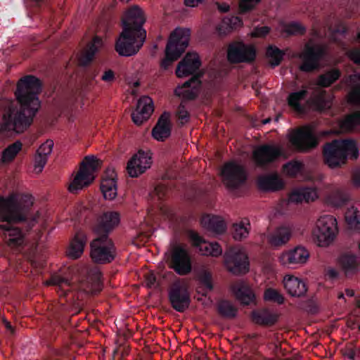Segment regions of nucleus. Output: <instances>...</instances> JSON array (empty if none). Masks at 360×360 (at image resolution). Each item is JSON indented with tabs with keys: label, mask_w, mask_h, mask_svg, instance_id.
I'll return each instance as SVG.
<instances>
[{
	"label": "nucleus",
	"mask_w": 360,
	"mask_h": 360,
	"mask_svg": "<svg viewBox=\"0 0 360 360\" xmlns=\"http://www.w3.org/2000/svg\"><path fill=\"white\" fill-rule=\"evenodd\" d=\"M41 90L42 83L37 77L29 75L21 77L14 92L15 101L8 100L4 106L1 131L17 134L26 131L41 107L38 96Z\"/></svg>",
	"instance_id": "f257e3e1"
},
{
	"label": "nucleus",
	"mask_w": 360,
	"mask_h": 360,
	"mask_svg": "<svg viewBox=\"0 0 360 360\" xmlns=\"http://www.w3.org/2000/svg\"><path fill=\"white\" fill-rule=\"evenodd\" d=\"M120 216L115 211L96 214L91 221V260L98 264H108L116 257V247L110 237L118 226Z\"/></svg>",
	"instance_id": "f03ea898"
},
{
	"label": "nucleus",
	"mask_w": 360,
	"mask_h": 360,
	"mask_svg": "<svg viewBox=\"0 0 360 360\" xmlns=\"http://www.w3.org/2000/svg\"><path fill=\"white\" fill-rule=\"evenodd\" d=\"M145 21L143 11L137 6L124 13L122 18V30L115 44V50L120 56H134L143 46L146 38V31L143 29Z\"/></svg>",
	"instance_id": "7ed1b4c3"
},
{
	"label": "nucleus",
	"mask_w": 360,
	"mask_h": 360,
	"mask_svg": "<svg viewBox=\"0 0 360 360\" xmlns=\"http://www.w3.org/2000/svg\"><path fill=\"white\" fill-rule=\"evenodd\" d=\"M23 205L11 214L0 218V234L5 238L7 245L12 248L23 247L25 242V235L21 228L15 226V224L31 220L32 224L37 222V217L30 214L34 204V198L28 200H23Z\"/></svg>",
	"instance_id": "20e7f679"
},
{
	"label": "nucleus",
	"mask_w": 360,
	"mask_h": 360,
	"mask_svg": "<svg viewBox=\"0 0 360 360\" xmlns=\"http://www.w3.org/2000/svg\"><path fill=\"white\" fill-rule=\"evenodd\" d=\"M359 155L356 143L352 139H335L323 149L324 162L331 168L340 167L349 158L356 160Z\"/></svg>",
	"instance_id": "39448f33"
},
{
	"label": "nucleus",
	"mask_w": 360,
	"mask_h": 360,
	"mask_svg": "<svg viewBox=\"0 0 360 360\" xmlns=\"http://www.w3.org/2000/svg\"><path fill=\"white\" fill-rule=\"evenodd\" d=\"M191 31L187 28L177 27L170 34L165 49V57L160 66L167 70L176 60L188 46Z\"/></svg>",
	"instance_id": "423d86ee"
},
{
	"label": "nucleus",
	"mask_w": 360,
	"mask_h": 360,
	"mask_svg": "<svg viewBox=\"0 0 360 360\" xmlns=\"http://www.w3.org/2000/svg\"><path fill=\"white\" fill-rule=\"evenodd\" d=\"M292 148L299 153H307L319 145V137L310 126L296 129L289 136Z\"/></svg>",
	"instance_id": "0eeeda50"
},
{
	"label": "nucleus",
	"mask_w": 360,
	"mask_h": 360,
	"mask_svg": "<svg viewBox=\"0 0 360 360\" xmlns=\"http://www.w3.org/2000/svg\"><path fill=\"white\" fill-rule=\"evenodd\" d=\"M337 233L336 219L331 215H324L317 220L312 235L314 242L319 246L324 247L333 241Z\"/></svg>",
	"instance_id": "6e6552de"
},
{
	"label": "nucleus",
	"mask_w": 360,
	"mask_h": 360,
	"mask_svg": "<svg viewBox=\"0 0 360 360\" xmlns=\"http://www.w3.org/2000/svg\"><path fill=\"white\" fill-rule=\"evenodd\" d=\"M224 262L227 269L233 274H245L249 271V258L240 247L229 248L224 254Z\"/></svg>",
	"instance_id": "1a4fd4ad"
},
{
	"label": "nucleus",
	"mask_w": 360,
	"mask_h": 360,
	"mask_svg": "<svg viewBox=\"0 0 360 360\" xmlns=\"http://www.w3.org/2000/svg\"><path fill=\"white\" fill-rule=\"evenodd\" d=\"M169 268L179 276L188 275L192 271V259L187 248L183 245L174 246L169 261Z\"/></svg>",
	"instance_id": "9d476101"
},
{
	"label": "nucleus",
	"mask_w": 360,
	"mask_h": 360,
	"mask_svg": "<svg viewBox=\"0 0 360 360\" xmlns=\"http://www.w3.org/2000/svg\"><path fill=\"white\" fill-rule=\"evenodd\" d=\"M325 53V49L322 46L307 43L300 55V58L302 60L300 70L304 72H311L319 69L320 61Z\"/></svg>",
	"instance_id": "9b49d317"
},
{
	"label": "nucleus",
	"mask_w": 360,
	"mask_h": 360,
	"mask_svg": "<svg viewBox=\"0 0 360 360\" xmlns=\"http://www.w3.org/2000/svg\"><path fill=\"white\" fill-rule=\"evenodd\" d=\"M168 299L172 307L180 313L185 311L191 303L188 288L179 280L172 283L168 292Z\"/></svg>",
	"instance_id": "f8f14e48"
},
{
	"label": "nucleus",
	"mask_w": 360,
	"mask_h": 360,
	"mask_svg": "<svg viewBox=\"0 0 360 360\" xmlns=\"http://www.w3.org/2000/svg\"><path fill=\"white\" fill-rule=\"evenodd\" d=\"M221 175L224 184L227 188L232 190L238 188L247 180L245 168L234 162H229L224 165Z\"/></svg>",
	"instance_id": "ddd939ff"
},
{
	"label": "nucleus",
	"mask_w": 360,
	"mask_h": 360,
	"mask_svg": "<svg viewBox=\"0 0 360 360\" xmlns=\"http://www.w3.org/2000/svg\"><path fill=\"white\" fill-rule=\"evenodd\" d=\"M256 58V50L252 46L247 45L243 42H237L230 44L227 50V58L231 63H250Z\"/></svg>",
	"instance_id": "4468645a"
},
{
	"label": "nucleus",
	"mask_w": 360,
	"mask_h": 360,
	"mask_svg": "<svg viewBox=\"0 0 360 360\" xmlns=\"http://www.w3.org/2000/svg\"><path fill=\"white\" fill-rule=\"evenodd\" d=\"M283 155V150L279 146L272 144H263L253 150L252 158L256 165L265 168L275 162Z\"/></svg>",
	"instance_id": "2eb2a0df"
},
{
	"label": "nucleus",
	"mask_w": 360,
	"mask_h": 360,
	"mask_svg": "<svg viewBox=\"0 0 360 360\" xmlns=\"http://www.w3.org/2000/svg\"><path fill=\"white\" fill-rule=\"evenodd\" d=\"M152 165V156L150 150H139L129 160L127 170L131 177H138L144 173Z\"/></svg>",
	"instance_id": "dca6fc26"
},
{
	"label": "nucleus",
	"mask_w": 360,
	"mask_h": 360,
	"mask_svg": "<svg viewBox=\"0 0 360 360\" xmlns=\"http://www.w3.org/2000/svg\"><path fill=\"white\" fill-rule=\"evenodd\" d=\"M89 185H90V155H86L80 162L79 170L68 189L71 193H77L78 191Z\"/></svg>",
	"instance_id": "f3484780"
},
{
	"label": "nucleus",
	"mask_w": 360,
	"mask_h": 360,
	"mask_svg": "<svg viewBox=\"0 0 360 360\" xmlns=\"http://www.w3.org/2000/svg\"><path fill=\"white\" fill-rule=\"evenodd\" d=\"M201 65V61L198 53L188 52L179 62L176 67V75L178 77H184L189 75H199L198 71Z\"/></svg>",
	"instance_id": "a211bd4d"
},
{
	"label": "nucleus",
	"mask_w": 360,
	"mask_h": 360,
	"mask_svg": "<svg viewBox=\"0 0 360 360\" xmlns=\"http://www.w3.org/2000/svg\"><path fill=\"white\" fill-rule=\"evenodd\" d=\"M32 197V195L14 192L6 197L0 196V218L11 214L23 205V200H28Z\"/></svg>",
	"instance_id": "6ab92c4d"
},
{
	"label": "nucleus",
	"mask_w": 360,
	"mask_h": 360,
	"mask_svg": "<svg viewBox=\"0 0 360 360\" xmlns=\"http://www.w3.org/2000/svg\"><path fill=\"white\" fill-rule=\"evenodd\" d=\"M189 238L193 247L205 255L218 257L221 255L222 249L216 242H207L197 232L191 231L188 233Z\"/></svg>",
	"instance_id": "aec40b11"
},
{
	"label": "nucleus",
	"mask_w": 360,
	"mask_h": 360,
	"mask_svg": "<svg viewBox=\"0 0 360 360\" xmlns=\"http://www.w3.org/2000/svg\"><path fill=\"white\" fill-rule=\"evenodd\" d=\"M309 257V252L304 247L297 246L283 252L279 257V262L284 266L292 267L295 264H304Z\"/></svg>",
	"instance_id": "412c9836"
},
{
	"label": "nucleus",
	"mask_w": 360,
	"mask_h": 360,
	"mask_svg": "<svg viewBox=\"0 0 360 360\" xmlns=\"http://www.w3.org/2000/svg\"><path fill=\"white\" fill-rule=\"evenodd\" d=\"M153 112L152 99L149 96H143L138 100L136 109L131 114L132 120L136 124L141 125L150 117Z\"/></svg>",
	"instance_id": "4be33fe9"
},
{
	"label": "nucleus",
	"mask_w": 360,
	"mask_h": 360,
	"mask_svg": "<svg viewBox=\"0 0 360 360\" xmlns=\"http://www.w3.org/2000/svg\"><path fill=\"white\" fill-rule=\"evenodd\" d=\"M231 292L236 299L244 306L255 303V294L250 286L245 281H238L231 286Z\"/></svg>",
	"instance_id": "5701e85b"
},
{
	"label": "nucleus",
	"mask_w": 360,
	"mask_h": 360,
	"mask_svg": "<svg viewBox=\"0 0 360 360\" xmlns=\"http://www.w3.org/2000/svg\"><path fill=\"white\" fill-rule=\"evenodd\" d=\"M116 174L113 169L108 168L102 176L100 189L105 199L112 200L117 195Z\"/></svg>",
	"instance_id": "b1692460"
},
{
	"label": "nucleus",
	"mask_w": 360,
	"mask_h": 360,
	"mask_svg": "<svg viewBox=\"0 0 360 360\" xmlns=\"http://www.w3.org/2000/svg\"><path fill=\"white\" fill-rule=\"evenodd\" d=\"M338 264L347 277L355 275L360 269V264L356 255L345 252L340 255Z\"/></svg>",
	"instance_id": "393cba45"
},
{
	"label": "nucleus",
	"mask_w": 360,
	"mask_h": 360,
	"mask_svg": "<svg viewBox=\"0 0 360 360\" xmlns=\"http://www.w3.org/2000/svg\"><path fill=\"white\" fill-rule=\"evenodd\" d=\"M172 124L170 114L167 112L159 117L156 124L152 129L153 137L159 141H164L171 135Z\"/></svg>",
	"instance_id": "a878e982"
},
{
	"label": "nucleus",
	"mask_w": 360,
	"mask_h": 360,
	"mask_svg": "<svg viewBox=\"0 0 360 360\" xmlns=\"http://www.w3.org/2000/svg\"><path fill=\"white\" fill-rule=\"evenodd\" d=\"M200 85V76L195 75L185 82L181 88L176 89L175 93L184 99L194 100L198 95Z\"/></svg>",
	"instance_id": "bb28decb"
},
{
	"label": "nucleus",
	"mask_w": 360,
	"mask_h": 360,
	"mask_svg": "<svg viewBox=\"0 0 360 360\" xmlns=\"http://www.w3.org/2000/svg\"><path fill=\"white\" fill-rule=\"evenodd\" d=\"M257 186L264 191H276L284 187L283 181L276 174L262 175L257 179Z\"/></svg>",
	"instance_id": "cd10ccee"
},
{
	"label": "nucleus",
	"mask_w": 360,
	"mask_h": 360,
	"mask_svg": "<svg viewBox=\"0 0 360 360\" xmlns=\"http://www.w3.org/2000/svg\"><path fill=\"white\" fill-rule=\"evenodd\" d=\"M201 224L207 230L215 233H222L226 230L224 220L215 215H203L201 218Z\"/></svg>",
	"instance_id": "c85d7f7f"
},
{
	"label": "nucleus",
	"mask_w": 360,
	"mask_h": 360,
	"mask_svg": "<svg viewBox=\"0 0 360 360\" xmlns=\"http://www.w3.org/2000/svg\"><path fill=\"white\" fill-rule=\"evenodd\" d=\"M284 286L288 292L293 297H301L307 292L305 283L300 278L290 276L284 279Z\"/></svg>",
	"instance_id": "c756f323"
},
{
	"label": "nucleus",
	"mask_w": 360,
	"mask_h": 360,
	"mask_svg": "<svg viewBox=\"0 0 360 360\" xmlns=\"http://www.w3.org/2000/svg\"><path fill=\"white\" fill-rule=\"evenodd\" d=\"M308 94L309 91L306 86L300 91L290 93L287 98L288 105L297 112H303L305 107L302 102L307 99Z\"/></svg>",
	"instance_id": "7c9ffc66"
},
{
	"label": "nucleus",
	"mask_w": 360,
	"mask_h": 360,
	"mask_svg": "<svg viewBox=\"0 0 360 360\" xmlns=\"http://www.w3.org/2000/svg\"><path fill=\"white\" fill-rule=\"evenodd\" d=\"M252 321L259 325L271 326L276 323L278 317L267 309L255 310L252 312Z\"/></svg>",
	"instance_id": "2f4dec72"
},
{
	"label": "nucleus",
	"mask_w": 360,
	"mask_h": 360,
	"mask_svg": "<svg viewBox=\"0 0 360 360\" xmlns=\"http://www.w3.org/2000/svg\"><path fill=\"white\" fill-rule=\"evenodd\" d=\"M291 237V230L287 226H280L270 236L269 243L274 247L285 245Z\"/></svg>",
	"instance_id": "473e14b6"
},
{
	"label": "nucleus",
	"mask_w": 360,
	"mask_h": 360,
	"mask_svg": "<svg viewBox=\"0 0 360 360\" xmlns=\"http://www.w3.org/2000/svg\"><path fill=\"white\" fill-rule=\"evenodd\" d=\"M84 244L85 240L83 234L77 233L70 245L67 251V256L72 259L80 257L84 252Z\"/></svg>",
	"instance_id": "72a5a7b5"
},
{
	"label": "nucleus",
	"mask_w": 360,
	"mask_h": 360,
	"mask_svg": "<svg viewBox=\"0 0 360 360\" xmlns=\"http://www.w3.org/2000/svg\"><path fill=\"white\" fill-rule=\"evenodd\" d=\"M341 72L338 68H332L320 75L318 77V85L326 88L331 86L341 77Z\"/></svg>",
	"instance_id": "f704fd0d"
},
{
	"label": "nucleus",
	"mask_w": 360,
	"mask_h": 360,
	"mask_svg": "<svg viewBox=\"0 0 360 360\" xmlns=\"http://www.w3.org/2000/svg\"><path fill=\"white\" fill-rule=\"evenodd\" d=\"M357 126H360V110L347 115L340 123L341 129L346 132L353 131Z\"/></svg>",
	"instance_id": "c9c22d12"
},
{
	"label": "nucleus",
	"mask_w": 360,
	"mask_h": 360,
	"mask_svg": "<svg viewBox=\"0 0 360 360\" xmlns=\"http://www.w3.org/2000/svg\"><path fill=\"white\" fill-rule=\"evenodd\" d=\"M217 312L226 319H234L238 314V308L228 300H221L217 304Z\"/></svg>",
	"instance_id": "e433bc0d"
},
{
	"label": "nucleus",
	"mask_w": 360,
	"mask_h": 360,
	"mask_svg": "<svg viewBox=\"0 0 360 360\" xmlns=\"http://www.w3.org/2000/svg\"><path fill=\"white\" fill-rule=\"evenodd\" d=\"M22 144L20 141H16L13 143L9 145L2 151L1 162H12L18 153L21 150Z\"/></svg>",
	"instance_id": "4c0bfd02"
},
{
	"label": "nucleus",
	"mask_w": 360,
	"mask_h": 360,
	"mask_svg": "<svg viewBox=\"0 0 360 360\" xmlns=\"http://www.w3.org/2000/svg\"><path fill=\"white\" fill-rule=\"evenodd\" d=\"M345 221L352 229L360 230V212L354 207L348 208L345 214Z\"/></svg>",
	"instance_id": "58836bf2"
},
{
	"label": "nucleus",
	"mask_w": 360,
	"mask_h": 360,
	"mask_svg": "<svg viewBox=\"0 0 360 360\" xmlns=\"http://www.w3.org/2000/svg\"><path fill=\"white\" fill-rule=\"evenodd\" d=\"M250 221L243 219L239 224H235L233 227V236L235 240H241L248 237L249 234Z\"/></svg>",
	"instance_id": "ea45409f"
},
{
	"label": "nucleus",
	"mask_w": 360,
	"mask_h": 360,
	"mask_svg": "<svg viewBox=\"0 0 360 360\" xmlns=\"http://www.w3.org/2000/svg\"><path fill=\"white\" fill-rule=\"evenodd\" d=\"M91 296L99 293L103 288L102 273L95 268H91Z\"/></svg>",
	"instance_id": "a19ab883"
},
{
	"label": "nucleus",
	"mask_w": 360,
	"mask_h": 360,
	"mask_svg": "<svg viewBox=\"0 0 360 360\" xmlns=\"http://www.w3.org/2000/svg\"><path fill=\"white\" fill-rule=\"evenodd\" d=\"M347 201L348 197L347 194L340 190H336L328 196V203L336 207L343 206Z\"/></svg>",
	"instance_id": "79ce46f5"
},
{
	"label": "nucleus",
	"mask_w": 360,
	"mask_h": 360,
	"mask_svg": "<svg viewBox=\"0 0 360 360\" xmlns=\"http://www.w3.org/2000/svg\"><path fill=\"white\" fill-rule=\"evenodd\" d=\"M267 55L269 58L271 65L276 67L281 63L284 53L276 46H270L267 49Z\"/></svg>",
	"instance_id": "37998d69"
},
{
	"label": "nucleus",
	"mask_w": 360,
	"mask_h": 360,
	"mask_svg": "<svg viewBox=\"0 0 360 360\" xmlns=\"http://www.w3.org/2000/svg\"><path fill=\"white\" fill-rule=\"evenodd\" d=\"M264 300L265 301L275 302L278 304H283L285 300L283 295L281 294L279 291L272 288H268L264 290Z\"/></svg>",
	"instance_id": "c03bdc74"
},
{
	"label": "nucleus",
	"mask_w": 360,
	"mask_h": 360,
	"mask_svg": "<svg viewBox=\"0 0 360 360\" xmlns=\"http://www.w3.org/2000/svg\"><path fill=\"white\" fill-rule=\"evenodd\" d=\"M200 283L202 285V295L207 297L209 292L214 289L212 275L209 272H205L200 278Z\"/></svg>",
	"instance_id": "a18cd8bd"
},
{
	"label": "nucleus",
	"mask_w": 360,
	"mask_h": 360,
	"mask_svg": "<svg viewBox=\"0 0 360 360\" xmlns=\"http://www.w3.org/2000/svg\"><path fill=\"white\" fill-rule=\"evenodd\" d=\"M302 162L296 160L290 161L283 167V172L290 176H295L302 168Z\"/></svg>",
	"instance_id": "49530a36"
},
{
	"label": "nucleus",
	"mask_w": 360,
	"mask_h": 360,
	"mask_svg": "<svg viewBox=\"0 0 360 360\" xmlns=\"http://www.w3.org/2000/svg\"><path fill=\"white\" fill-rule=\"evenodd\" d=\"M90 64V41L86 39L84 51L79 56L77 65L86 67Z\"/></svg>",
	"instance_id": "de8ad7c7"
},
{
	"label": "nucleus",
	"mask_w": 360,
	"mask_h": 360,
	"mask_svg": "<svg viewBox=\"0 0 360 360\" xmlns=\"http://www.w3.org/2000/svg\"><path fill=\"white\" fill-rule=\"evenodd\" d=\"M285 31L289 35H302L305 33L306 29L301 24L292 22L285 26Z\"/></svg>",
	"instance_id": "09e8293b"
},
{
	"label": "nucleus",
	"mask_w": 360,
	"mask_h": 360,
	"mask_svg": "<svg viewBox=\"0 0 360 360\" xmlns=\"http://www.w3.org/2000/svg\"><path fill=\"white\" fill-rule=\"evenodd\" d=\"M262 0H239V8L242 13L252 11Z\"/></svg>",
	"instance_id": "8fccbe9b"
},
{
	"label": "nucleus",
	"mask_w": 360,
	"mask_h": 360,
	"mask_svg": "<svg viewBox=\"0 0 360 360\" xmlns=\"http://www.w3.org/2000/svg\"><path fill=\"white\" fill-rule=\"evenodd\" d=\"M103 45V41L101 37L91 35V62L93 61L95 55L102 48Z\"/></svg>",
	"instance_id": "3c124183"
},
{
	"label": "nucleus",
	"mask_w": 360,
	"mask_h": 360,
	"mask_svg": "<svg viewBox=\"0 0 360 360\" xmlns=\"http://www.w3.org/2000/svg\"><path fill=\"white\" fill-rule=\"evenodd\" d=\"M47 285H59L60 287L64 285L70 286V282L68 280L60 275H53L49 280L46 281Z\"/></svg>",
	"instance_id": "603ef678"
},
{
	"label": "nucleus",
	"mask_w": 360,
	"mask_h": 360,
	"mask_svg": "<svg viewBox=\"0 0 360 360\" xmlns=\"http://www.w3.org/2000/svg\"><path fill=\"white\" fill-rule=\"evenodd\" d=\"M53 147V141L51 139H48L39 147V148L37 150V153L41 155L46 156L48 158L49 155L52 152Z\"/></svg>",
	"instance_id": "864d4df0"
},
{
	"label": "nucleus",
	"mask_w": 360,
	"mask_h": 360,
	"mask_svg": "<svg viewBox=\"0 0 360 360\" xmlns=\"http://www.w3.org/2000/svg\"><path fill=\"white\" fill-rule=\"evenodd\" d=\"M176 116L181 124L188 122L190 120V113L186 109L183 103H181L176 110Z\"/></svg>",
	"instance_id": "5fc2aeb1"
},
{
	"label": "nucleus",
	"mask_w": 360,
	"mask_h": 360,
	"mask_svg": "<svg viewBox=\"0 0 360 360\" xmlns=\"http://www.w3.org/2000/svg\"><path fill=\"white\" fill-rule=\"evenodd\" d=\"M48 158L46 156L41 155L36 152L34 155V167L37 173L42 172L44 166L47 162Z\"/></svg>",
	"instance_id": "6e6d98bb"
},
{
	"label": "nucleus",
	"mask_w": 360,
	"mask_h": 360,
	"mask_svg": "<svg viewBox=\"0 0 360 360\" xmlns=\"http://www.w3.org/2000/svg\"><path fill=\"white\" fill-rule=\"evenodd\" d=\"M349 102L360 105V84L355 85L349 94Z\"/></svg>",
	"instance_id": "4d7b16f0"
},
{
	"label": "nucleus",
	"mask_w": 360,
	"mask_h": 360,
	"mask_svg": "<svg viewBox=\"0 0 360 360\" xmlns=\"http://www.w3.org/2000/svg\"><path fill=\"white\" fill-rule=\"evenodd\" d=\"M289 201L291 202H302L304 201V194H303L302 188L293 191L289 195Z\"/></svg>",
	"instance_id": "13d9d810"
},
{
	"label": "nucleus",
	"mask_w": 360,
	"mask_h": 360,
	"mask_svg": "<svg viewBox=\"0 0 360 360\" xmlns=\"http://www.w3.org/2000/svg\"><path fill=\"white\" fill-rule=\"evenodd\" d=\"M303 194H304V201L309 202L314 201L317 198V193L316 190L310 187L302 188Z\"/></svg>",
	"instance_id": "bf43d9fd"
},
{
	"label": "nucleus",
	"mask_w": 360,
	"mask_h": 360,
	"mask_svg": "<svg viewBox=\"0 0 360 360\" xmlns=\"http://www.w3.org/2000/svg\"><path fill=\"white\" fill-rule=\"evenodd\" d=\"M102 165V160L98 159L95 155H91V183L95 179L94 173L97 172Z\"/></svg>",
	"instance_id": "052dcab7"
},
{
	"label": "nucleus",
	"mask_w": 360,
	"mask_h": 360,
	"mask_svg": "<svg viewBox=\"0 0 360 360\" xmlns=\"http://www.w3.org/2000/svg\"><path fill=\"white\" fill-rule=\"evenodd\" d=\"M348 55L355 64L360 65V49L354 48L350 50Z\"/></svg>",
	"instance_id": "680f3d73"
},
{
	"label": "nucleus",
	"mask_w": 360,
	"mask_h": 360,
	"mask_svg": "<svg viewBox=\"0 0 360 360\" xmlns=\"http://www.w3.org/2000/svg\"><path fill=\"white\" fill-rule=\"evenodd\" d=\"M224 24L229 25L231 29L236 28L238 25L242 23L241 20L238 17H232L231 18H225L223 20Z\"/></svg>",
	"instance_id": "e2e57ef3"
},
{
	"label": "nucleus",
	"mask_w": 360,
	"mask_h": 360,
	"mask_svg": "<svg viewBox=\"0 0 360 360\" xmlns=\"http://www.w3.org/2000/svg\"><path fill=\"white\" fill-rule=\"evenodd\" d=\"M115 78V73L112 70H105L101 77V79L105 82H112Z\"/></svg>",
	"instance_id": "0e129e2a"
},
{
	"label": "nucleus",
	"mask_w": 360,
	"mask_h": 360,
	"mask_svg": "<svg viewBox=\"0 0 360 360\" xmlns=\"http://www.w3.org/2000/svg\"><path fill=\"white\" fill-rule=\"evenodd\" d=\"M270 31L269 27L263 26L255 29V34L256 37H264L269 34Z\"/></svg>",
	"instance_id": "69168bd1"
},
{
	"label": "nucleus",
	"mask_w": 360,
	"mask_h": 360,
	"mask_svg": "<svg viewBox=\"0 0 360 360\" xmlns=\"http://www.w3.org/2000/svg\"><path fill=\"white\" fill-rule=\"evenodd\" d=\"M206 0H184V4L187 7L194 8L204 3Z\"/></svg>",
	"instance_id": "338daca9"
},
{
	"label": "nucleus",
	"mask_w": 360,
	"mask_h": 360,
	"mask_svg": "<svg viewBox=\"0 0 360 360\" xmlns=\"http://www.w3.org/2000/svg\"><path fill=\"white\" fill-rule=\"evenodd\" d=\"M352 182L354 186L360 187V169L356 170L353 173Z\"/></svg>",
	"instance_id": "774afa93"
}]
</instances>
